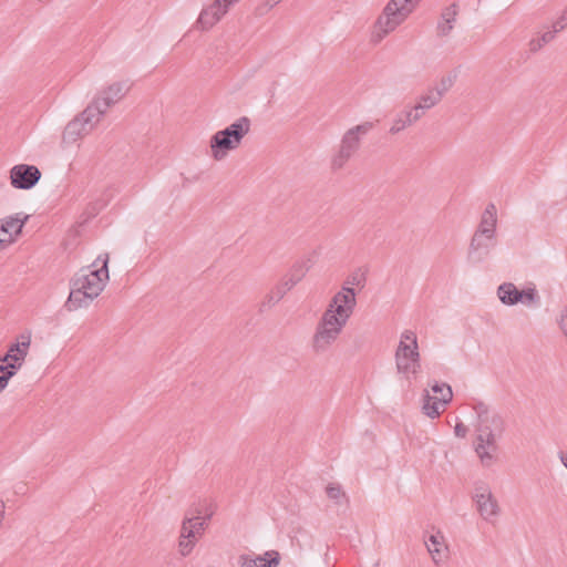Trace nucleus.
<instances>
[{"label": "nucleus", "instance_id": "dca6fc26", "mask_svg": "<svg viewBox=\"0 0 567 567\" xmlns=\"http://www.w3.org/2000/svg\"><path fill=\"white\" fill-rule=\"evenodd\" d=\"M130 91V85L126 82H115L106 89L100 91L94 97L107 112L110 107L118 103Z\"/></svg>", "mask_w": 567, "mask_h": 567}, {"label": "nucleus", "instance_id": "58836bf2", "mask_svg": "<svg viewBox=\"0 0 567 567\" xmlns=\"http://www.w3.org/2000/svg\"><path fill=\"white\" fill-rule=\"evenodd\" d=\"M4 519V503L0 501V526L2 525Z\"/></svg>", "mask_w": 567, "mask_h": 567}, {"label": "nucleus", "instance_id": "f704fd0d", "mask_svg": "<svg viewBox=\"0 0 567 567\" xmlns=\"http://www.w3.org/2000/svg\"><path fill=\"white\" fill-rule=\"evenodd\" d=\"M23 363L20 362H10L6 364V374L11 379L18 372V370L22 367Z\"/></svg>", "mask_w": 567, "mask_h": 567}, {"label": "nucleus", "instance_id": "aec40b11", "mask_svg": "<svg viewBox=\"0 0 567 567\" xmlns=\"http://www.w3.org/2000/svg\"><path fill=\"white\" fill-rule=\"evenodd\" d=\"M442 99L430 86L422 92L411 105L422 118L425 113L441 103Z\"/></svg>", "mask_w": 567, "mask_h": 567}, {"label": "nucleus", "instance_id": "c9c22d12", "mask_svg": "<svg viewBox=\"0 0 567 567\" xmlns=\"http://www.w3.org/2000/svg\"><path fill=\"white\" fill-rule=\"evenodd\" d=\"M454 433L457 437L464 439L468 433V429L464 423L457 422L454 426Z\"/></svg>", "mask_w": 567, "mask_h": 567}, {"label": "nucleus", "instance_id": "bb28decb", "mask_svg": "<svg viewBox=\"0 0 567 567\" xmlns=\"http://www.w3.org/2000/svg\"><path fill=\"white\" fill-rule=\"evenodd\" d=\"M207 523L205 520H199L194 517H185L182 523L181 533L186 537L198 539L205 530Z\"/></svg>", "mask_w": 567, "mask_h": 567}, {"label": "nucleus", "instance_id": "5701e85b", "mask_svg": "<svg viewBox=\"0 0 567 567\" xmlns=\"http://www.w3.org/2000/svg\"><path fill=\"white\" fill-rule=\"evenodd\" d=\"M30 343V336L22 334L16 343L11 344L7 351V358H9L10 362L23 363L28 355Z\"/></svg>", "mask_w": 567, "mask_h": 567}, {"label": "nucleus", "instance_id": "7ed1b4c3", "mask_svg": "<svg viewBox=\"0 0 567 567\" xmlns=\"http://www.w3.org/2000/svg\"><path fill=\"white\" fill-rule=\"evenodd\" d=\"M396 371L406 380L415 377L421 370V355L417 336L412 330H404L394 353Z\"/></svg>", "mask_w": 567, "mask_h": 567}, {"label": "nucleus", "instance_id": "f03ea898", "mask_svg": "<svg viewBox=\"0 0 567 567\" xmlns=\"http://www.w3.org/2000/svg\"><path fill=\"white\" fill-rule=\"evenodd\" d=\"M109 254H100L87 269L71 280V290L64 308L72 312L89 307L100 296L109 280Z\"/></svg>", "mask_w": 567, "mask_h": 567}, {"label": "nucleus", "instance_id": "4be33fe9", "mask_svg": "<svg viewBox=\"0 0 567 567\" xmlns=\"http://www.w3.org/2000/svg\"><path fill=\"white\" fill-rule=\"evenodd\" d=\"M292 288L293 287H290V282L282 277L281 280L265 296L261 308H271L277 305Z\"/></svg>", "mask_w": 567, "mask_h": 567}, {"label": "nucleus", "instance_id": "6e6552de", "mask_svg": "<svg viewBox=\"0 0 567 567\" xmlns=\"http://www.w3.org/2000/svg\"><path fill=\"white\" fill-rule=\"evenodd\" d=\"M346 326L321 316L311 338V348L316 354L328 352L339 339Z\"/></svg>", "mask_w": 567, "mask_h": 567}, {"label": "nucleus", "instance_id": "e433bc0d", "mask_svg": "<svg viewBox=\"0 0 567 567\" xmlns=\"http://www.w3.org/2000/svg\"><path fill=\"white\" fill-rule=\"evenodd\" d=\"M9 380L7 374H0V393L7 388Z\"/></svg>", "mask_w": 567, "mask_h": 567}, {"label": "nucleus", "instance_id": "f8f14e48", "mask_svg": "<svg viewBox=\"0 0 567 567\" xmlns=\"http://www.w3.org/2000/svg\"><path fill=\"white\" fill-rule=\"evenodd\" d=\"M431 389L440 396H432L429 391L425 390L422 396V411L430 419H436L441 415L444 406L452 401L453 392L447 383L435 382Z\"/></svg>", "mask_w": 567, "mask_h": 567}, {"label": "nucleus", "instance_id": "0eeeda50", "mask_svg": "<svg viewBox=\"0 0 567 567\" xmlns=\"http://www.w3.org/2000/svg\"><path fill=\"white\" fill-rule=\"evenodd\" d=\"M357 306V293L351 287L341 289L331 298L322 316L347 326Z\"/></svg>", "mask_w": 567, "mask_h": 567}, {"label": "nucleus", "instance_id": "f257e3e1", "mask_svg": "<svg viewBox=\"0 0 567 567\" xmlns=\"http://www.w3.org/2000/svg\"><path fill=\"white\" fill-rule=\"evenodd\" d=\"M476 415L474 451L483 467L489 468L497 461L498 442L506 431L503 415L483 401L472 405Z\"/></svg>", "mask_w": 567, "mask_h": 567}, {"label": "nucleus", "instance_id": "2eb2a0df", "mask_svg": "<svg viewBox=\"0 0 567 567\" xmlns=\"http://www.w3.org/2000/svg\"><path fill=\"white\" fill-rule=\"evenodd\" d=\"M496 246V237H484L480 233H474L468 247V258L473 261H483Z\"/></svg>", "mask_w": 567, "mask_h": 567}, {"label": "nucleus", "instance_id": "72a5a7b5", "mask_svg": "<svg viewBox=\"0 0 567 567\" xmlns=\"http://www.w3.org/2000/svg\"><path fill=\"white\" fill-rule=\"evenodd\" d=\"M545 43H547V38H533L529 41V50L532 52H537Z\"/></svg>", "mask_w": 567, "mask_h": 567}, {"label": "nucleus", "instance_id": "f3484780", "mask_svg": "<svg viewBox=\"0 0 567 567\" xmlns=\"http://www.w3.org/2000/svg\"><path fill=\"white\" fill-rule=\"evenodd\" d=\"M280 563V555L277 550H268L264 555L243 554L238 557L240 567H277Z\"/></svg>", "mask_w": 567, "mask_h": 567}, {"label": "nucleus", "instance_id": "473e14b6", "mask_svg": "<svg viewBox=\"0 0 567 567\" xmlns=\"http://www.w3.org/2000/svg\"><path fill=\"white\" fill-rule=\"evenodd\" d=\"M326 493L330 499H333L336 502H339L344 496L341 486L337 484L328 485L326 488Z\"/></svg>", "mask_w": 567, "mask_h": 567}, {"label": "nucleus", "instance_id": "a19ab883", "mask_svg": "<svg viewBox=\"0 0 567 567\" xmlns=\"http://www.w3.org/2000/svg\"><path fill=\"white\" fill-rule=\"evenodd\" d=\"M0 374H6V364H0Z\"/></svg>", "mask_w": 567, "mask_h": 567}, {"label": "nucleus", "instance_id": "6ab92c4d", "mask_svg": "<svg viewBox=\"0 0 567 567\" xmlns=\"http://www.w3.org/2000/svg\"><path fill=\"white\" fill-rule=\"evenodd\" d=\"M496 227H497V208L494 203H489L486 205L482 216L480 224L475 230V233H480L484 235V237H496Z\"/></svg>", "mask_w": 567, "mask_h": 567}, {"label": "nucleus", "instance_id": "4c0bfd02", "mask_svg": "<svg viewBox=\"0 0 567 567\" xmlns=\"http://www.w3.org/2000/svg\"><path fill=\"white\" fill-rule=\"evenodd\" d=\"M558 457L561 462V464L565 466V468L567 470V451H560L558 453Z\"/></svg>", "mask_w": 567, "mask_h": 567}, {"label": "nucleus", "instance_id": "7c9ffc66", "mask_svg": "<svg viewBox=\"0 0 567 567\" xmlns=\"http://www.w3.org/2000/svg\"><path fill=\"white\" fill-rule=\"evenodd\" d=\"M364 284H365L364 274H362L360 270H357L347 277L342 287H351V288H353V286L363 287Z\"/></svg>", "mask_w": 567, "mask_h": 567}, {"label": "nucleus", "instance_id": "20e7f679", "mask_svg": "<svg viewBox=\"0 0 567 567\" xmlns=\"http://www.w3.org/2000/svg\"><path fill=\"white\" fill-rule=\"evenodd\" d=\"M250 125V120L247 116H241L224 130L216 132L210 138L212 156L216 161H220L228 151L236 150L249 133Z\"/></svg>", "mask_w": 567, "mask_h": 567}, {"label": "nucleus", "instance_id": "a878e982", "mask_svg": "<svg viewBox=\"0 0 567 567\" xmlns=\"http://www.w3.org/2000/svg\"><path fill=\"white\" fill-rule=\"evenodd\" d=\"M311 268L310 259H300L297 260L288 272L284 276V278L290 282V287H295L298 282L302 280L306 274Z\"/></svg>", "mask_w": 567, "mask_h": 567}, {"label": "nucleus", "instance_id": "ddd939ff", "mask_svg": "<svg viewBox=\"0 0 567 567\" xmlns=\"http://www.w3.org/2000/svg\"><path fill=\"white\" fill-rule=\"evenodd\" d=\"M237 2H239V0H206L197 19V23L203 30H209L217 24Z\"/></svg>", "mask_w": 567, "mask_h": 567}, {"label": "nucleus", "instance_id": "9b49d317", "mask_svg": "<svg viewBox=\"0 0 567 567\" xmlns=\"http://www.w3.org/2000/svg\"><path fill=\"white\" fill-rule=\"evenodd\" d=\"M106 111L103 110L101 104L93 99L80 116L68 124L65 134L76 136L87 134L101 121Z\"/></svg>", "mask_w": 567, "mask_h": 567}, {"label": "nucleus", "instance_id": "c85d7f7f", "mask_svg": "<svg viewBox=\"0 0 567 567\" xmlns=\"http://www.w3.org/2000/svg\"><path fill=\"white\" fill-rule=\"evenodd\" d=\"M456 16L457 12L455 8H449L444 10L437 23V31L442 34L453 32L456 23Z\"/></svg>", "mask_w": 567, "mask_h": 567}, {"label": "nucleus", "instance_id": "2f4dec72", "mask_svg": "<svg viewBox=\"0 0 567 567\" xmlns=\"http://www.w3.org/2000/svg\"><path fill=\"white\" fill-rule=\"evenodd\" d=\"M557 326L567 341V305H565L557 317Z\"/></svg>", "mask_w": 567, "mask_h": 567}, {"label": "nucleus", "instance_id": "393cba45", "mask_svg": "<svg viewBox=\"0 0 567 567\" xmlns=\"http://www.w3.org/2000/svg\"><path fill=\"white\" fill-rule=\"evenodd\" d=\"M426 548L435 564L442 560L443 553L446 550L444 536L441 532L432 534L427 540H425Z\"/></svg>", "mask_w": 567, "mask_h": 567}, {"label": "nucleus", "instance_id": "c756f323", "mask_svg": "<svg viewBox=\"0 0 567 567\" xmlns=\"http://www.w3.org/2000/svg\"><path fill=\"white\" fill-rule=\"evenodd\" d=\"M196 539L186 537L181 533L179 542H178V551L183 557L188 556L196 545Z\"/></svg>", "mask_w": 567, "mask_h": 567}, {"label": "nucleus", "instance_id": "9d476101", "mask_svg": "<svg viewBox=\"0 0 567 567\" xmlns=\"http://www.w3.org/2000/svg\"><path fill=\"white\" fill-rule=\"evenodd\" d=\"M472 499L480 517L494 525L501 515V506L489 486L483 483L476 485Z\"/></svg>", "mask_w": 567, "mask_h": 567}, {"label": "nucleus", "instance_id": "423d86ee", "mask_svg": "<svg viewBox=\"0 0 567 567\" xmlns=\"http://www.w3.org/2000/svg\"><path fill=\"white\" fill-rule=\"evenodd\" d=\"M373 128L372 122H364L355 125L343 134L337 153L331 158L333 172L342 169L361 145V137L365 136Z\"/></svg>", "mask_w": 567, "mask_h": 567}, {"label": "nucleus", "instance_id": "a211bd4d", "mask_svg": "<svg viewBox=\"0 0 567 567\" xmlns=\"http://www.w3.org/2000/svg\"><path fill=\"white\" fill-rule=\"evenodd\" d=\"M421 120L419 113L415 110L408 105L404 110L400 111L394 118L392 120V124L389 128V133L392 135H396L404 131L405 128L412 126L416 122Z\"/></svg>", "mask_w": 567, "mask_h": 567}, {"label": "nucleus", "instance_id": "39448f33", "mask_svg": "<svg viewBox=\"0 0 567 567\" xmlns=\"http://www.w3.org/2000/svg\"><path fill=\"white\" fill-rule=\"evenodd\" d=\"M422 0H390L375 21L379 32H394L416 10Z\"/></svg>", "mask_w": 567, "mask_h": 567}, {"label": "nucleus", "instance_id": "412c9836", "mask_svg": "<svg viewBox=\"0 0 567 567\" xmlns=\"http://www.w3.org/2000/svg\"><path fill=\"white\" fill-rule=\"evenodd\" d=\"M25 219L27 217L19 218L10 216L0 221V233L3 235L1 237L7 239L6 243L12 241L14 237L21 233Z\"/></svg>", "mask_w": 567, "mask_h": 567}, {"label": "nucleus", "instance_id": "b1692460", "mask_svg": "<svg viewBox=\"0 0 567 567\" xmlns=\"http://www.w3.org/2000/svg\"><path fill=\"white\" fill-rule=\"evenodd\" d=\"M215 513V505L208 499L194 503L187 512V517H194L208 523Z\"/></svg>", "mask_w": 567, "mask_h": 567}, {"label": "nucleus", "instance_id": "cd10ccee", "mask_svg": "<svg viewBox=\"0 0 567 567\" xmlns=\"http://www.w3.org/2000/svg\"><path fill=\"white\" fill-rule=\"evenodd\" d=\"M457 80V71L453 70L442 75L439 81L430 87L443 100L445 94L453 87Z\"/></svg>", "mask_w": 567, "mask_h": 567}, {"label": "nucleus", "instance_id": "1a4fd4ad", "mask_svg": "<svg viewBox=\"0 0 567 567\" xmlns=\"http://www.w3.org/2000/svg\"><path fill=\"white\" fill-rule=\"evenodd\" d=\"M496 295L499 301L508 307L522 303L528 308L539 306L540 297L534 285L518 290L513 282H503L497 287Z\"/></svg>", "mask_w": 567, "mask_h": 567}, {"label": "nucleus", "instance_id": "4468645a", "mask_svg": "<svg viewBox=\"0 0 567 567\" xmlns=\"http://www.w3.org/2000/svg\"><path fill=\"white\" fill-rule=\"evenodd\" d=\"M40 178L41 172L34 165L19 164L10 169V182L17 189L29 190L38 184Z\"/></svg>", "mask_w": 567, "mask_h": 567}, {"label": "nucleus", "instance_id": "ea45409f", "mask_svg": "<svg viewBox=\"0 0 567 567\" xmlns=\"http://www.w3.org/2000/svg\"><path fill=\"white\" fill-rule=\"evenodd\" d=\"M10 363L9 358H7V353L0 358V364H7Z\"/></svg>", "mask_w": 567, "mask_h": 567}]
</instances>
